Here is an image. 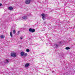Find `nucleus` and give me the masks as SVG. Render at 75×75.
<instances>
[{
  "instance_id": "a211bd4d",
  "label": "nucleus",
  "mask_w": 75,
  "mask_h": 75,
  "mask_svg": "<svg viewBox=\"0 0 75 75\" xmlns=\"http://www.w3.org/2000/svg\"><path fill=\"white\" fill-rule=\"evenodd\" d=\"M18 34H19L20 33V31H18Z\"/></svg>"
},
{
  "instance_id": "6e6552de",
  "label": "nucleus",
  "mask_w": 75,
  "mask_h": 75,
  "mask_svg": "<svg viewBox=\"0 0 75 75\" xmlns=\"http://www.w3.org/2000/svg\"><path fill=\"white\" fill-rule=\"evenodd\" d=\"M21 55L22 57H23L24 55V52H21Z\"/></svg>"
},
{
  "instance_id": "9d476101",
  "label": "nucleus",
  "mask_w": 75,
  "mask_h": 75,
  "mask_svg": "<svg viewBox=\"0 0 75 75\" xmlns=\"http://www.w3.org/2000/svg\"><path fill=\"white\" fill-rule=\"evenodd\" d=\"M29 65H30V64L28 63H27L25 65V67L27 68L29 66Z\"/></svg>"
},
{
  "instance_id": "39448f33",
  "label": "nucleus",
  "mask_w": 75,
  "mask_h": 75,
  "mask_svg": "<svg viewBox=\"0 0 75 75\" xmlns=\"http://www.w3.org/2000/svg\"><path fill=\"white\" fill-rule=\"evenodd\" d=\"M9 61H10V60L9 59H6L4 61V62L5 63H7V64H8V63L9 62Z\"/></svg>"
},
{
  "instance_id": "2eb2a0df",
  "label": "nucleus",
  "mask_w": 75,
  "mask_h": 75,
  "mask_svg": "<svg viewBox=\"0 0 75 75\" xmlns=\"http://www.w3.org/2000/svg\"><path fill=\"white\" fill-rule=\"evenodd\" d=\"M28 55L27 53H25V54H24V56H26V55Z\"/></svg>"
},
{
  "instance_id": "5701e85b",
  "label": "nucleus",
  "mask_w": 75,
  "mask_h": 75,
  "mask_svg": "<svg viewBox=\"0 0 75 75\" xmlns=\"http://www.w3.org/2000/svg\"><path fill=\"white\" fill-rule=\"evenodd\" d=\"M62 23H63V22H62Z\"/></svg>"
},
{
  "instance_id": "9b49d317",
  "label": "nucleus",
  "mask_w": 75,
  "mask_h": 75,
  "mask_svg": "<svg viewBox=\"0 0 75 75\" xmlns=\"http://www.w3.org/2000/svg\"><path fill=\"white\" fill-rule=\"evenodd\" d=\"M11 31H13V30H12V29H11V32H10V35L11 37H13V35H12V33Z\"/></svg>"
},
{
  "instance_id": "4468645a",
  "label": "nucleus",
  "mask_w": 75,
  "mask_h": 75,
  "mask_svg": "<svg viewBox=\"0 0 75 75\" xmlns=\"http://www.w3.org/2000/svg\"><path fill=\"white\" fill-rule=\"evenodd\" d=\"M13 33L14 34H15V33H16V30H13Z\"/></svg>"
},
{
  "instance_id": "1a4fd4ad",
  "label": "nucleus",
  "mask_w": 75,
  "mask_h": 75,
  "mask_svg": "<svg viewBox=\"0 0 75 75\" xmlns=\"http://www.w3.org/2000/svg\"><path fill=\"white\" fill-rule=\"evenodd\" d=\"M8 9L9 10H12L13 9V8L11 6L9 7H8Z\"/></svg>"
},
{
  "instance_id": "aec40b11",
  "label": "nucleus",
  "mask_w": 75,
  "mask_h": 75,
  "mask_svg": "<svg viewBox=\"0 0 75 75\" xmlns=\"http://www.w3.org/2000/svg\"><path fill=\"white\" fill-rule=\"evenodd\" d=\"M59 44H61V42H59Z\"/></svg>"
},
{
  "instance_id": "dca6fc26",
  "label": "nucleus",
  "mask_w": 75,
  "mask_h": 75,
  "mask_svg": "<svg viewBox=\"0 0 75 75\" xmlns=\"http://www.w3.org/2000/svg\"><path fill=\"white\" fill-rule=\"evenodd\" d=\"M1 38H4V36H3V35H1Z\"/></svg>"
},
{
  "instance_id": "6ab92c4d",
  "label": "nucleus",
  "mask_w": 75,
  "mask_h": 75,
  "mask_svg": "<svg viewBox=\"0 0 75 75\" xmlns=\"http://www.w3.org/2000/svg\"><path fill=\"white\" fill-rule=\"evenodd\" d=\"M2 6V4H0V6Z\"/></svg>"
},
{
  "instance_id": "4be33fe9",
  "label": "nucleus",
  "mask_w": 75,
  "mask_h": 75,
  "mask_svg": "<svg viewBox=\"0 0 75 75\" xmlns=\"http://www.w3.org/2000/svg\"><path fill=\"white\" fill-rule=\"evenodd\" d=\"M46 23V22H45L44 23V24H45Z\"/></svg>"
},
{
  "instance_id": "f8f14e48",
  "label": "nucleus",
  "mask_w": 75,
  "mask_h": 75,
  "mask_svg": "<svg viewBox=\"0 0 75 75\" xmlns=\"http://www.w3.org/2000/svg\"><path fill=\"white\" fill-rule=\"evenodd\" d=\"M69 49H70V48H69V47H67L66 48V50H69Z\"/></svg>"
},
{
  "instance_id": "f03ea898",
  "label": "nucleus",
  "mask_w": 75,
  "mask_h": 75,
  "mask_svg": "<svg viewBox=\"0 0 75 75\" xmlns=\"http://www.w3.org/2000/svg\"><path fill=\"white\" fill-rule=\"evenodd\" d=\"M29 31L30 32H31V33H34L35 31V30L34 29H33L31 28H30L29 29Z\"/></svg>"
},
{
  "instance_id": "ddd939ff",
  "label": "nucleus",
  "mask_w": 75,
  "mask_h": 75,
  "mask_svg": "<svg viewBox=\"0 0 75 75\" xmlns=\"http://www.w3.org/2000/svg\"><path fill=\"white\" fill-rule=\"evenodd\" d=\"M26 51L28 52H30V50H29L28 49H27L26 50Z\"/></svg>"
},
{
  "instance_id": "f3484780",
  "label": "nucleus",
  "mask_w": 75,
  "mask_h": 75,
  "mask_svg": "<svg viewBox=\"0 0 75 75\" xmlns=\"http://www.w3.org/2000/svg\"><path fill=\"white\" fill-rule=\"evenodd\" d=\"M23 37H20V38L21 40H23Z\"/></svg>"
},
{
  "instance_id": "f257e3e1",
  "label": "nucleus",
  "mask_w": 75,
  "mask_h": 75,
  "mask_svg": "<svg viewBox=\"0 0 75 75\" xmlns=\"http://www.w3.org/2000/svg\"><path fill=\"white\" fill-rule=\"evenodd\" d=\"M41 16H42L43 20H45V16H46L45 14V13H42L41 14Z\"/></svg>"
},
{
  "instance_id": "412c9836",
  "label": "nucleus",
  "mask_w": 75,
  "mask_h": 75,
  "mask_svg": "<svg viewBox=\"0 0 75 75\" xmlns=\"http://www.w3.org/2000/svg\"><path fill=\"white\" fill-rule=\"evenodd\" d=\"M52 73H54V71H52Z\"/></svg>"
},
{
  "instance_id": "20e7f679",
  "label": "nucleus",
  "mask_w": 75,
  "mask_h": 75,
  "mask_svg": "<svg viewBox=\"0 0 75 75\" xmlns=\"http://www.w3.org/2000/svg\"><path fill=\"white\" fill-rule=\"evenodd\" d=\"M31 0H26L25 1V3L27 4H30V2Z\"/></svg>"
},
{
  "instance_id": "7ed1b4c3",
  "label": "nucleus",
  "mask_w": 75,
  "mask_h": 75,
  "mask_svg": "<svg viewBox=\"0 0 75 75\" xmlns=\"http://www.w3.org/2000/svg\"><path fill=\"white\" fill-rule=\"evenodd\" d=\"M11 56L13 57H16V54L15 53H12L11 54Z\"/></svg>"
},
{
  "instance_id": "0eeeda50",
  "label": "nucleus",
  "mask_w": 75,
  "mask_h": 75,
  "mask_svg": "<svg viewBox=\"0 0 75 75\" xmlns=\"http://www.w3.org/2000/svg\"><path fill=\"white\" fill-rule=\"evenodd\" d=\"M54 46L55 48H58V47H59V45H58L57 44H54Z\"/></svg>"
},
{
  "instance_id": "423d86ee",
  "label": "nucleus",
  "mask_w": 75,
  "mask_h": 75,
  "mask_svg": "<svg viewBox=\"0 0 75 75\" xmlns=\"http://www.w3.org/2000/svg\"><path fill=\"white\" fill-rule=\"evenodd\" d=\"M22 18L23 19V20H27V17L23 16L22 17Z\"/></svg>"
}]
</instances>
